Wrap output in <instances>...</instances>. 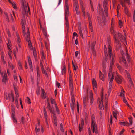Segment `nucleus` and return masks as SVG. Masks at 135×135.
I'll use <instances>...</instances> for the list:
<instances>
[{
  "label": "nucleus",
  "instance_id": "052dcab7",
  "mask_svg": "<svg viewBox=\"0 0 135 135\" xmlns=\"http://www.w3.org/2000/svg\"><path fill=\"white\" fill-rule=\"evenodd\" d=\"M84 121L83 119H81V124H80V125L83 126L84 125Z\"/></svg>",
  "mask_w": 135,
  "mask_h": 135
},
{
  "label": "nucleus",
  "instance_id": "864d4df0",
  "mask_svg": "<svg viewBox=\"0 0 135 135\" xmlns=\"http://www.w3.org/2000/svg\"><path fill=\"white\" fill-rule=\"evenodd\" d=\"M56 109V111L58 114H59V110L58 108L57 105V104H56V106H55Z\"/></svg>",
  "mask_w": 135,
  "mask_h": 135
},
{
  "label": "nucleus",
  "instance_id": "7c9ffc66",
  "mask_svg": "<svg viewBox=\"0 0 135 135\" xmlns=\"http://www.w3.org/2000/svg\"><path fill=\"white\" fill-rule=\"evenodd\" d=\"M124 92L125 91L124 90L123 88H122V89L121 92L120 93V97H122V98L125 97Z\"/></svg>",
  "mask_w": 135,
  "mask_h": 135
},
{
  "label": "nucleus",
  "instance_id": "c756f323",
  "mask_svg": "<svg viewBox=\"0 0 135 135\" xmlns=\"http://www.w3.org/2000/svg\"><path fill=\"white\" fill-rule=\"evenodd\" d=\"M83 100L84 106L85 108H86V98L85 96L83 97Z\"/></svg>",
  "mask_w": 135,
  "mask_h": 135
},
{
  "label": "nucleus",
  "instance_id": "5fc2aeb1",
  "mask_svg": "<svg viewBox=\"0 0 135 135\" xmlns=\"http://www.w3.org/2000/svg\"><path fill=\"white\" fill-rule=\"evenodd\" d=\"M117 113L116 112H113V115L114 117V118H115L116 119H117Z\"/></svg>",
  "mask_w": 135,
  "mask_h": 135
},
{
  "label": "nucleus",
  "instance_id": "680f3d73",
  "mask_svg": "<svg viewBox=\"0 0 135 135\" xmlns=\"http://www.w3.org/2000/svg\"><path fill=\"white\" fill-rule=\"evenodd\" d=\"M42 31L44 34L47 33L46 30L45 29L42 28Z\"/></svg>",
  "mask_w": 135,
  "mask_h": 135
},
{
  "label": "nucleus",
  "instance_id": "6e6552de",
  "mask_svg": "<svg viewBox=\"0 0 135 135\" xmlns=\"http://www.w3.org/2000/svg\"><path fill=\"white\" fill-rule=\"evenodd\" d=\"M108 48L109 55L112 58L111 61L115 62V57L114 54H112V55L111 54L112 50L111 46L109 45Z\"/></svg>",
  "mask_w": 135,
  "mask_h": 135
},
{
  "label": "nucleus",
  "instance_id": "412c9836",
  "mask_svg": "<svg viewBox=\"0 0 135 135\" xmlns=\"http://www.w3.org/2000/svg\"><path fill=\"white\" fill-rule=\"evenodd\" d=\"M126 74L127 75V77L129 81V83L131 85V86H133V83L131 80V77H130V74L129 73L127 72Z\"/></svg>",
  "mask_w": 135,
  "mask_h": 135
},
{
  "label": "nucleus",
  "instance_id": "37998d69",
  "mask_svg": "<svg viewBox=\"0 0 135 135\" xmlns=\"http://www.w3.org/2000/svg\"><path fill=\"white\" fill-rule=\"evenodd\" d=\"M11 4L12 5L13 7L15 10H16L17 9V6L14 2L12 3Z\"/></svg>",
  "mask_w": 135,
  "mask_h": 135
},
{
  "label": "nucleus",
  "instance_id": "c9c22d12",
  "mask_svg": "<svg viewBox=\"0 0 135 135\" xmlns=\"http://www.w3.org/2000/svg\"><path fill=\"white\" fill-rule=\"evenodd\" d=\"M112 115L110 117V124L109 125V126L110 128H109V135H112V133L110 131V125L112 124Z\"/></svg>",
  "mask_w": 135,
  "mask_h": 135
},
{
  "label": "nucleus",
  "instance_id": "79ce46f5",
  "mask_svg": "<svg viewBox=\"0 0 135 135\" xmlns=\"http://www.w3.org/2000/svg\"><path fill=\"white\" fill-rule=\"evenodd\" d=\"M27 42H28V46L31 49H32V44H31V41H29Z\"/></svg>",
  "mask_w": 135,
  "mask_h": 135
},
{
  "label": "nucleus",
  "instance_id": "f8f14e48",
  "mask_svg": "<svg viewBox=\"0 0 135 135\" xmlns=\"http://www.w3.org/2000/svg\"><path fill=\"white\" fill-rule=\"evenodd\" d=\"M121 53L122 54V57L120 58L119 60V62L121 64H126V60L124 56L122 54L121 50Z\"/></svg>",
  "mask_w": 135,
  "mask_h": 135
},
{
  "label": "nucleus",
  "instance_id": "aec40b11",
  "mask_svg": "<svg viewBox=\"0 0 135 135\" xmlns=\"http://www.w3.org/2000/svg\"><path fill=\"white\" fill-rule=\"evenodd\" d=\"M107 0H106V1H104L103 2V7L105 11H106L107 12Z\"/></svg>",
  "mask_w": 135,
  "mask_h": 135
},
{
  "label": "nucleus",
  "instance_id": "09e8293b",
  "mask_svg": "<svg viewBox=\"0 0 135 135\" xmlns=\"http://www.w3.org/2000/svg\"><path fill=\"white\" fill-rule=\"evenodd\" d=\"M18 52V49L17 47V46H16V49L14 51V55L15 56H16V53H17Z\"/></svg>",
  "mask_w": 135,
  "mask_h": 135
},
{
  "label": "nucleus",
  "instance_id": "a19ab883",
  "mask_svg": "<svg viewBox=\"0 0 135 135\" xmlns=\"http://www.w3.org/2000/svg\"><path fill=\"white\" fill-rule=\"evenodd\" d=\"M15 92L16 95V98L18 99V98L19 97V96L18 94V91L16 89H15Z\"/></svg>",
  "mask_w": 135,
  "mask_h": 135
},
{
  "label": "nucleus",
  "instance_id": "a18cd8bd",
  "mask_svg": "<svg viewBox=\"0 0 135 135\" xmlns=\"http://www.w3.org/2000/svg\"><path fill=\"white\" fill-rule=\"evenodd\" d=\"M126 57H127V60L128 62L130 61V57L129 55L126 52V55H125Z\"/></svg>",
  "mask_w": 135,
  "mask_h": 135
},
{
  "label": "nucleus",
  "instance_id": "49530a36",
  "mask_svg": "<svg viewBox=\"0 0 135 135\" xmlns=\"http://www.w3.org/2000/svg\"><path fill=\"white\" fill-rule=\"evenodd\" d=\"M15 104L16 105V107H17V108H18L19 105H18V99L16 98L15 99Z\"/></svg>",
  "mask_w": 135,
  "mask_h": 135
},
{
  "label": "nucleus",
  "instance_id": "774afa93",
  "mask_svg": "<svg viewBox=\"0 0 135 135\" xmlns=\"http://www.w3.org/2000/svg\"><path fill=\"white\" fill-rule=\"evenodd\" d=\"M111 91V89H108V95L109 96V95L110 94Z\"/></svg>",
  "mask_w": 135,
  "mask_h": 135
},
{
  "label": "nucleus",
  "instance_id": "cd10ccee",
  "mask_svg": "<svg viewBox=\"0 0 135 135\" xmlns=\"http://www.w3.org/2000/svg\"><path fill=\"white\" fill-rule=\"evenodd\" d=\"M78 29L80 35L81 37L83 39L84 38L82 32V31L81 27L80 26L79 27H78Z\"/></svg>",
  "mask_w": 135,
  "mask_h": 135
},
{
  "label": "nucleus",
  "instance_id": "9b49d317",
  "mask_svg": "<svg viewBox=\"0 0 135 135\" xmlns=\"http://www.w3.org/2000/svg\"><path fill=\"white\" fill-rule=\"evenodd\" d=\"M121 3L123 7H125L126 4L129 5L130 4V0H124V1L121 2Z\"/></svg>",
  "mask_w": 135,
  "mask_h": 135
},
{
  "label": "nucleus",
  "instance_id": "1a4fd4ad",
  "mask_svg": "<svg viewBox=\"0 0 135 135\" xmlns=\"http://www.w3.org/2000/svg\"><path fill=\"white\" fill-rule=\"evenodd\" d=\"M2 81L3 83L6 84L8 81L7 74L6 72H5L3 73H2Z\"/></svg>",
  "mask_w": 135,
  "mask_h": 135
},
{
  "label": "nucleus",
  "instance_id": "3c124183",
  "mask_svg": "<svg viewBox=\"0 0 135 135\" xmlns=\"http://www.w3.org/2000/svg\"><path fill=\"white\" fill-rule=\"evenodd\" d=\"M119 25L120 28H121L123 26L122 23V21L119 20Z\"/></svg>",
  "mask_w": 135,
  "mask_h": 135
},
{
  "label": "nucleus",
  "instance_id": "bf43d9fd",
  "mask_svg": "<svg viewBox=\"0 0 135 135\" xmlns=\"http://www.w3.org/2000/svg\"><path fill=\"white\" fill-rule=\"evenodd\" d=\"M129 119L130 123L129 124L132 125V118L131 117L129 118Z\"/></svg>",
  "mask_w": 135,
  "mask_h": 135
},
{
  "label": "nucleus",
  "instance_id": "603ef678",
  "mask_svg": "<svg viewBox=\"0 0 135 135\" xmlns=\"http://www.w3.org/2000/svg\"><path fill=\"white\" fill-rule=\"evenodd\" d=\"M133 18L134 22H135V9L134 10L133 15Z\"/></svg>",
  "mask_w": 135,
  "mask_h": 135
},
{
  "label": "nucleus",
  "instance_id": "f704fd0d",
  "mask_svg": "<svg viewBox=\"0 0 135 135\" xmlns=\"http://www.w3.org/2000/svg\"><path fill=\"white\" fill-rule=\"evenodd\" d=\"M66 73V67L65 65H64L63 66V68L62 71V74L64 75Z\"/></svg>",
  "mask_w": 135,
  "mask_h": 135
},
{
  "label": "nucleus",
  "instance_id": "338daca9",
  "mask_svg": "<svg viewBox=\"0 0 135 135\" xmlns=\"http://www.w3.org/2000/svg\"><path fill=\"white\" fill-rule=\"evenodd\" d=\"M122 99L123 100V102L125 103H126L127 102V101L126 100V99L125 98V97L123 98H122Z\"/></svg>",
  "mask_w": 135,
  "mask_h": 135
},
{
  "label": "nucleus",
  "instance_id": "393cba45",
  "mask_svg": "<svg viewBox=\"0 0 135 135\" xmlns=\"http://www.w3.org/2000/svg\"><path fill=\"white\" fill-rule=\"evenodd\" d=\"M1 59L2 61L4 62V64H5L6 62L4 61V53L3 52V51L2 50H1Z\"/></svg>",
  "mask_w": 135,
  "mask_h": 135
},
{
  "label": "nucleus",
  "instance_id": "2f4dec72",
  "mask_svg": "<svg viewBox=\"0 0 135 135\" xmlns=\"http://www.w3.org/2000/svg\"><path fill=\"white\" fill-rule=\"evenodd\" d=\"M112 70V67H110L109 70V73L108 74V76L109 78V79L111 77Z\"/></svg>",
  "mask_w": 135,
  "mask_h": 135
},
{
  "label": "nucleus",
  "instance_id": "ddd939ff",
  "mask_svg": "<svg viewBox=\"0 0 135 135\" xmlns=\"http://www.w3.org/2000/svg\"><path fill=\"white\" fill-rule=\"evenodd\" d=\"M92 83L94 91L95 93L97 85L96 80L94 79H93L92 80Z\"/></svg>",
  "mask_w": 135,
  "mask_h": 135
},
{
  "label": "nucleus",
  "instance_id": "0e129e2a",
  "mask_svg": "<svg viewBox=\"0 0 135 135\" xmlns=\"http://www.w3.org/2000/svg\"><path fill=\"white\" fill-rule=\"evenodd\" d=\"M40 66L42 69V70L43 71H44V69L43 68V65L42 62H40Z\"/></svg>",
  "mask_w": 135,
  "mask_h": 135
},
{
  "label": "nucleus",
  "instance_id": "e2e57ef3",
  "mask_svg": "<svg viewBox=\"0 0 135 135\" xmlns=\"http://www.w3.org/2000/svg\"><path fill=\"white\" fill-rule=\"evenodd\" d=\"M72 101L73 104L75 103V100L74 99V97L73 96H72L71 97Z\"/></svg>",
  "mask_w": 135,
  "mask_h": 135
},
{
  "label": "nucleus",
  "instance_id": "c03bdc74",
  "mask_svg": "<svg viewBox=\"0 0 135 135\" xmlns=\"http://www.w3.org/2000/svg\"><path fill=\"white\" fill-rule=\"evenodd\" d=\"M125 7V8L124 9L125 13L126 15H127L128 16V9L126 7Z\"/></svg>",
  "mask_w": 135,
  "mask_h": 135
},
{
  "label": "nucleus",
  "instance_id": "4d7b16f0",
  "mask_svg": "<svg viewBox=\"0 0 135 135\" xmlns=\"http://www.w3.org/2000/svg\"><path fill=\"white\" fill-rule=\"evenodd\" d=\"M27 102L28 103V104H30L31 103V102L30 99L28 97H27V98L26 99Z\"/></svg>",
  "mask_w": 135,
  "mask_h": 135
},
{
  "label": "nucleus",
  "instance_id": "a211bd4d",
  "mask_svg": "<svg viewBox=\"0 0 135 135\" xmlns=\"http://www.w3.org/2000/svg\"><path fill=\"white\" fill-rule=\"evenodd\" d=\"M44 117L45 119L46 123L47 125H48L47 121V115L46 111L45 109V107H44Z\"/></svg>",
  "mask_w": 135,
  "mask_h": 135
},
{
  "label": "nucleus",
  "instance_id": "a878e982",
  "mask_svg": "<svg viewBox=\"0 0 135 135\" xmlns=\"http://www.w3.org/2000/svg\"><path fill=\"white\" fill-rule=\"evenodd\" d=\"M41 96L42 98L43 99H44L46 98V93L43 89H42V93H41Z\"/></svg>",
  "mask_w": 135,
  "mask_h": 135
},
{
  "label": "nucleus",
  "instance_id": "4468645a",
  "mask_svg": "<svg viewBox=\"0 0 135 135\" xmlns=\"http://www.w3.org/2000/svg\"><path fill=\"white\" fill-rule=\"evenodd\" d=\"M6 98L7 100L8 99L9 100L12 101L13 102L14 100V95L11 93L8 94V97Z\"/></svg>",
  "mask_w": 135,
  "mask_h": 135
},
{
  "label": "nucleus",
  "instance_id": "7ed1b4c3",
  "mask_svg": "<svg viewBox=\"0 0 135 135\" xmlns=\"http://www.w3.org/2000/svg\"><path fill=\"white\" fill-rule=\"evenodd\" d=\"M47 106L48 108L50 110V113L53 114L54 117V123L55 125L57 126V118L55 114V112L54 110V108L53 107H51L50 105V104L49 102V99H47Z\"/></svg>",
  "mask_w": 135,
  "mask_h": 135
},
{
  "label": "nucleus",
  "instance_id": "72a5a7b5",
  "mask_svg": "<svg viewBox=\"0 0 135 135\" xmlns=\"http://www.w3.org/2000/svg\"><path fill=\"white\" fill-rule=\"evenodd\" d=\"M88 20H89V25L90 28V29H92V23L91 21L90 18L89 17L88 18Z\"/></svg>",
  "mask_w": 135,
  "mask_h": 135
},
{
  "label": "nucleus",
  "instance_id": "0eeeda50",
  "mask_svg": "<svg viewBox=\"0 0 135 135\" xmlns=\"http://www.w3.org/2000/svg\"><path fill=\"white\" fill-rule=\"evenodd\" d=\"M16 39L17 44L19 47V51L21 50L22 49V44L21 40L20 38L19 35L18 33H16Z\"/></svg>",
  "mask_w": 135,
  "mask_h": 135
},
{
  "label": "nucleus",
  "instance_id": "5701e85b",
  "mask_svg": "<svg viewBox=\"0 0 135 135\" xmlns=\"http://www.w3.org/2000/svg\"><path fill=\"white\" fill-rule=\"evenodd\" d=\"M99 74L100 79L103 81H104V75L102 73L101 71H99Z\"/></svg>",
  "mask_w": 135,
  "mask_h": 135
},
{
  "label": "nucleus",
  "instance_id": "6e6d98bb",
  "mask_svg": "<svg viewBox=\"0 0 135 135\" xmlns=\"http://www.w3.org/2000/svg\"><path fill=\"white\" fill-rule=\"evenodd\" d=\"M83 126H81L80 124H79V131L80 132H81L83 130Z\"/></svg>",
  "mask_w": 135,
  "mask_h": 135
},
{
  "label": "nucleus",
  "instance_id": "e433bc0d",
  "mask_svg": "<svg viewBox=\"0 0 135 135\" xmlns=\"http://www.w3.org/2000/svg\"><path fill=\"white\" fill-rule=\"evenodd\" d=\"M12 116H15V108L14 107H12Z\"/></svg>",
  "mask_w": 135,
  "mask_h": 135
},
{
  "label": "nucleus",
  "instance_id": "de8ad7c7",
  "mask_svg": "<svg viewBox=\"0 0 135 135\" xmlns=\"http://www.w3.org/2000/svg\"><path fill=\"white\" fill-rule=\"evenodd\" d=\"M90 103L91 104H92L93 102V97L92 94L90 97Z\"/></svg>",
  "mask_w": 135,
  "mask_h": 135
},
{
  "label": "nucleus",
  "instance_id": "69168bd1",
  "mask_svg": "<svg viewBox=\"0 0 135 135\" xmlns=\"http://www.w3.org/2000/svg\"><path fill=\"white\" fill-rule=\"evenodd\" d=\"M79 104L78 103V102H77V111L78 112H79Z\"/></svg>",
  "mask_w": 135,
  "mask_h": 135
},
{
  "label": "nucleus",
  "instance_id": "2eb2a0df",
  "mask_svg": "<svg viewBox=\"0 0 135 135\" xmlns=\"http://www.w3.org/2000/svg\"><path fill=\"white\" fill-rule=\"evenodd\" d=\"M104 52L105 54H106L107 56H106L105 57V59H104L103 60V65H104L106 63V62L107 61L106 59L108 56V55L107 54V48L106 47V46L105 45H104Z\"/></svg>",
  "mask_w": 135,
  "mask_h": 135
},
{
  "label": "nucleus",
  "instance_id": "6ab92c4d",
  "mask_svg": "<svg viewBox=\"0 0 135 135\" xmlns=\"http://www.w3.org/2000/svg\"><path fill=\"white\" fill-rule=\"evenodd\" d=\"M74 3L75 10L79 9V7L78 4L77 0H74Z\"/></svg>",
  "mask_w": 135,
  "mask_h": 135
},
{
  "label": "nucleus",
  "instance_id": "20e7f679",
  "mask_svg": "<svg viewBox=\"0 0 135 135\" xmlns=\"http://www.w3.org/2000/svg\"><path fill=\"white\" fill-rule=\"evenodd\" d=\"M91 129L93 130V133L96 134L98 133L97 127V124L95 120V118L93 116L91 117Z\"/></svg>",
  "mask_w": 135,
  "mask_h": 135
},
{
  "label": "nucleus",
  "instance_id": "f03ea898",
  "mask_svg": "<svg viewBox=\"0 0 135 135\" xmlns=\"http://www.w3.org/2000/svg\"><path fill=\"white\" fill-rule=\"evenodd\" d=\"M111 32L113 35L114 38L115 40V42L117 44V45H119V40H122V38L124 37L119 32H117L114 30V21L112 20L111 24V28L110 29Z\"/></svg>",
  "mask_w": 135,
  "mask_h": 135
},
{
  "label": "nucleus",
  "instance_id": "8fccbe9b",
  "mask_svg": "<svg viewBox=\"0 0 135 135\" xmlns=\"http://www.w3.org/2000/svg\"><path fill=\"white\" fill-rule=\"evenodd\" d=\"M60 129L61 132H64V130L63 128V125L62 123L60 124Z\"/></svg>",
  "mask_w": 135,
  "mask_h": 135
},
{
  "label": "nucleus",
  "instance_id": "f257e3e1",
  "mask_svg": "<svg viewBox=\"0 0 135 135\" xmlns=\"http://www.w3.org/2000/svg\"><path fill=\"white\" fill-rule=\"evenodd\" d=\"M23 6L22 8V19H21V24L23 30V35H25V24L26 23L25 16H27L28 13H30V10L27 3L25 1H23L22 2Z\"/></svg>",
  "mask_w": 135,
  "mask_h": 135
},
{
  "label": "nucleus",
  "instance_id": "39448f33",
  "mask_svg": "<svg viewBox=\"0 0 135 135\" xmlns=\"http://www.w3.org/2000/svg\"><path fill=\"white\" fill-rule=\"evenodd\" d=\"M65 19L66 21V25L67 28L69 27V23L68 21V16L69 13V6H65Z\"/></svg>",
  "mask_w": 135,
  "mask_h": 135
},
{
  "label": "nucleus",
  "instance_id": "4c0bfd02",
  "mask_svg": "<svg viewBox=\"0 0 135 135\" xmlns=\"http://www.w3.org/2000/svg\"><path fill=\"white\" fill-rule=\"evenodd\" d=\"M72 65H73V70L74 71H75L77 69L78 67L77 66L75 65V64L73 61H72Z\"/></svg>",
  "mask_w": 135,
  "mask_h": 135
},
{
  "label": "nucleus",
  "instance_id": "b1692460",
  "mask_svg": "<svg viewBox=\"0 0 135 135\" xmlns=\"http://www.w3.org/2000/svg\"><path fill=\"white\" fill-rule=\"evenodd\" d=\"M80 6L81 7V9L83 13L84 16H85V9L83 5V3L81 2H80Z\"/></svg>",
  "mask_w": 135,
  "mask_h": 135
},
{
  "label": "nucleus",
  "instance_id": "bb28decb",
  "mask_svg": "<svg viewBox=\"0 0 135 135\" xmlns=\"http://www.w3.org/2000/svg\"><path fill=\"white\" fill-rule=\"evenodd\" d=\"M69 84H73V79L72 75L70 74H69Z\"/></svg>",
  "mask_w": 135,
  "mask_h": 135
},
{
  "label": "nucleus",
  "instance_id": "13d9d810",
  "mask_svg": "<svg viewBox=\"0 0 135 135\" xmlns=\"http://www.w3.org/2000/svg\"><path fill=\"white\" fill-rule=\"evenodd\" d=\"M12 116L13 121L15 123L16 122L17 120L15 117V116Z\"/></svg>",
  "mask_w": 135,
  "mask_h": 135
},
{
  "label": "nucleus",
  "instance_id": "4be33fe9",
  "mask_svg": "<svg viewBox=\"0 0 135 135\" xmlns=\"http://www.w3.org/2000/svg\"><path fill=\"white\" fill-rule=\"evenodd\" d=\"M28 63L29 66L30 67V70L32 72H33V69L32 68V61L30 59V58L29 57L28 58Z\"/></svg>",
  "mask_w": 135,
  "mask_h": 135
},
{
  "label": "nucleus",
  "instance_id": "423d86ee",
  "mask_svg": "<svg viewBox=\"0 0 135 135\" xmlns=\"http://www.w3.org/2000/svg\"><path fill=\"white\" fill-rule=\"evenodd\" d=\"M101 99L98 98V103L99 105V108L100 109H102V106L103 107V91H102L101 94Z\"/></svg>",
  "mask_w": 135,
  "mask_h": 135
},
{
  "label": "nucleus",
  "instance_id": "c85d7f7f",
  "mask_svg": "<svg viewBox=\"0 0 135 135\" xmlns=\"http://www.w3.org/2000/svg\"><path fill=\"white\" fill-rule=\"evenodd\" d=\"M119 124L120 125L123 126H128L129 125V123L127 122H121L119 123Z\"/></svg>",
  "mask_w": 135,
  "mask_h": 135
},
{
  "label": "nucleus",
  "instance_id": "f3484780",
  "mask_svg": "<svg viewBox=\"0 0 135 135\" xmlns=\"http://www.w3.org/2000/svg\"><path fill=\"white\" fill-rule=\"evenodd\" d=\"M114 73H113L112 76L111 77V78L110 79V81L109 83V89H111V88L112 87V81L113 80V79L114 78Z\"/></svg>",
  "mask_w": 135,
  "mask_h": 135
},
{
  "label": "nucleus",
  "instance_id": "ea45409f",
  "mask_svg": "<svg viewBox=\"0 0 135 135\" xmlns=\"http://www.w3.org/2000/svg\"><path fill=\"white\" fill-rule=\"evenodd\" d=\"M95 42H94L92 44L91 48L93 50V51H94L95 50V49L94 48V47L95 46Z\"/></svg>",
  "mask_w": 135,
  "mask_h": 135
},
{
  "label": "nucleus",
  "instance_id": "58836bf2",
  "mask_svg": "<svg viewBox=\"0 0 135 135\" xmlns=\"http://www.w3.org/2000/svg\"><path fill=\"white\" fill-rule=\"evenodd\" d=\"M26 41L27 42L29 41H30V35H27L26 37Z\"/></svg>",
  "mask_w": 135,
  "mask_h": 135
},
{
  "label": "nucleus",
  "instance_id": "473e14b6",
  "mask_svg": "<svg viewBox=\"0 0 135 135\" xmlns=\"http://www.w3.org/2000/svg\"><path fill=\"white\" fill-rule=\"evenodd\" d=\"M50 101L52 105H54L56 106V102L54 99L52 98H51L50 99Z\"/></svg>",
  "mask_w": 135,
  "mask_h": 135
},
{
  "label": "nucleus",
  "instance_id": "9d476101",
  "mask_svg": "<svg viewBox=\"0 0 135 135\" xmlns=\"http://www.w3.org/2000/svg\"><path fill=\"white\" fill-rule=\"evenodd\" d=\"M115 79L117 83L120 84L122 81L123 78L120 75H117L115 77Z\"/></svg>",
  "mask_w": 135,
  "mask_h": 135
},
{
  "label": "nucleus",
  "instance_id": "dca6fc26",
  "mask_svg": "<svg viewBox=\"0 0 135 135\" xmlns=\"http://www.w3.org/2000/svg\"><path fill=\"white\" fill-rule=\"evenodd\" d=\"M40 127H41V126L40 125V123L38 122L37 124L35 126L36 132V133L39 132Z\"/></svg>",
  "mask_w": 135,
  "mask_h": 135
}]
</instances>
